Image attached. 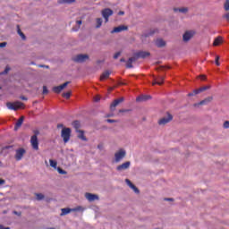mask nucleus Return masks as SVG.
I'll use <instances>...</instances> for the list:
<instances>
[{
    "label": "nucleus",
    "mask_w": 229,
    "mask_h": 229,
    "mask_svg": "<svg viewBox=\"0 0 229 229\" xmlns=\"http://www.w3.org/2000/svg\"><path fill=\"white\" fill-rule=\"evenodd\" d=\"M71 128H64L61 131V137L64 140V144H67V142H69V140H71Z\"/></svg>",
    "instance_id": "obj_1"
},
{
    "label": "nucleus",
    "mask_w": 229,
    "mask_h": 229,
    "mask_svg": "<svg viewBox=\"0 0 229 229\" xmlns=\"http://www.w3.org/2000/svg\"><path fill=\"white\" fill-rule=\"evenodd\" d=\"M125 157H126V149L119 148L114 153V162H116V164H118V162H121V160H123Z\"/></svg>",
    "instance_id": "obj_2"
},
{
    "label": "nucleus",
    "mask_w": 229,
    "mask_h": 229,
    "mask_svg": "<svg viewBox=\"0 0 229 229\" xmlns=\"http://www.w3.org/2000/svg\"><path fill=\"white\" fill-rule=\"evenodd\" d=\"M101 15L105 19V22H108L110 17L114 15V11L110 8H105L101 11Z\"/></svg>",
    "instance_id": "obj_3"
},
{
    "label": "nucleus",
    "mask_w": 229,
    "mask_h": 229,
    "mask_svg": "<svg viewBox=\"0 0 229 229\" xmlns=\"http://www.w3.org/2000/svg\"><path fill=\"white\" fill-rule=\"evenodd\" d=\"M89 55L87 54H80L73 57V62H76L77 64H84V62H87L89 60Z\"/></svg>",
    "instance_id": "obj_4"
},
{
    "label": "nucleus",
    "mask_w": 229,
    "mask_h": 229,
    "mask_svg": "<svg viewBox=\"0 0 229 229\" xmlns=\"http://www.w3.org/2000/svg\"><path fill=\"white\" fill-rule=\"evenodd\" d=\"M22 106H24V104L19 101L14 103H7V108H9V110H19V108H22Z\"/></svg>",
    "instance_id": "obj_5"
},
{
    "label": "nucleus",
    "mask_w": 229,
    "mask_h": 229,
    "mask_svg": "<svg viewBox=\"0 0 229 229\" xmlns=\"http://www.w3.org/2000/svg\"><path fill=\"white\" fill-rule=\"evenodd\" d=\"M195 34L196 32H194V30H187L186 32H184V34L182 35L183 42H189V40H191V38H192Z\"/></svg>",
    "instance_id": "obj_6"
},
{
    "label": "nucleus",
    "mask_w": 229,
    "mask_h": 229,
    "mask_svg": "<svg viewBox=\"0 0 229 229\" xmlns=\"http://www.w3.org/2000/svg\"><path fill=\"white\" fill-rule=\"evenodd\" d=\"M30 144L35 151H38V138L37 137V135L31 136Z\"/></svg>",
    "instance_id": "obj_7"
},
{
    "label": "nucleus",
    "mask_w": 229,
    "mask_h": 229,
    "mask_svg": "<svg viewBox=\"0 0 229 229\" xmlns=\"http://www.w3.org/2000/svg\"><path fill=\"white\" fill-rule=\"evenodd\" d=\"M24 155H26V149L24 148H18L16 149V154L14 156V158H16V160H22V157H24Z\"/></svg>",
    "instance_id": "obj_8"
},
{
    "label": "nucleus",
    "mask_w": 229,
    "mask_h": 229,
    "mask_svg": "<svg viewBox=\"0 0 229 229\" xmlns=\"http://www.w3.org/2000/svg\"><path fill=\"white\" fill-rule=\"evenodd\" d=\"M85 198L90 203H92V201H97L98 199H99V196H98V195H96L94 193H89V192L85 193Z\"/></svg>",
    "instance_id": "obj_9"
},
{
    "label": "nucleus",
    "mask_w": 229,
    "mask_h": 229,
    "mask_svg": "<svg viewBox=\"0 0 229 229\" xmlns=\"http://www.w3.org/2000/svg\"><path fill=\"white\" fill-rule=\"evenodd\" d=\"M170 121H173V115L168 114L167 116L163 117L158 121V124H160L161 126H164L167 124V123H169Z\"/></svg>",
    "instance_id": "obj_10"
},
{
    "label": "nucleus",
    "mask_w": 229,
    "mask_h": 229,
    "mask_svg": "<svg viewBox=\"0 0 229 229\" xmlns=\"http://www.w3.org/2000/svg\"><path fill=\"white\" fill-rule=\"evenodd\" d=\"M131 165V162L126 161L123 164L118 165L116 167V170L121 172V171H126V169H130V166Z\"/></svg>",
    "instance_id": "obj_11"
},
{
    "label": "nucleus",
    "mask_w": 229,
    "mask_h": 229,
    "mask_svg": "<svg viewBox=\"0 0 229 229\" xmlns=\"http://www.w3.org/2000/svg\"><path fill=\"white\" fill-rule=\"evenodd\" d=\"M208 89H210V86H204L199 89L193 90V92H191V93H189L188 96L189 97L196 96L197 94H199L200 92H205V90H208Z\"/></svg>",
    "instance_id": "obj_12"
},
{
    "label": "nucleus",
    "mask_w": 229,
    "mask_h": 229,
    "mask_svg": "<svg viewBox=\"0 0 229 229\" xmlns=\"http://www.w3.org/2000/svg\"><path fill=\"white\" fill-rule=\"evenodd\" d=\"M69 83H71V82L66 81L60 86L54 87V89H53L54 92H55V94H60L61 90H64V89H65V87H67V85H69Z\"/></svg>",
    "instance_id": "obj_13"
},
{
    "label": "nucleus",
    "mask_w": 229,
    "mask_h": 229,
    "mask_svg": "<svg viewBox=\"0 0 229 229\" xmlns=\"http://www.w3.org/2000/svg\"><path fill=\"white\" fill-rule=\"evenodd\" d=\"M123 101H124V98H120L118 99H115L110 106V110L111 112H114L115 111V107L120 104L123 103Z\"/></svg>",
    "instance_id": "obj_14"
},
{
    "label": "nucleus",
    "mask_w": 229,
    "mask_h": 229,
    "mask_svg": "<svg viewBox=\"0 0 229 229\" xmlns=\"http://www.w3.org/2000/svg\"><path fill=\"white\" fill-rule=\"evenodd\" d=\"M212 99H214V98L212 97H208L206 98L204 100L194 104V106H203V105H208V103H211Z\"/></svg>",
    "instance_id": "obj_15"
},
{
    "label": "nucleus",
    "mask_w": 229,
    "mask_h": 229,
    "mask_svg": "<svg viewBox=\"0 0 229 229\" xmlns=\"http://www.w3.org/2000/svg\"><path fill=\"white\" fill-rule=\"evenodd\" d=\"M126 30H128L127 26L124 25H120L118 27H115L111 33H121V31H126Z\"/></svg>",
    "instance_id": "obj_16"
},
{
    "label": "nucleus",
    "mask_w": 229,
    "mask_h": 229,
    "mask_svg": "<svg viewBox=\"0 0 229 229\" xmlns=\"http://www.w3.org/2000/svg\"><path fill=\"white\" fill-rule=\"evenodd\" d=\"M136 55V58L139 60V58H148V56H149V52H146V51H140L138 52Z\"/></svg>",
    "instance_id": "obj_17"
},
{
    "label": "nucleus",
    "mask_w": 229,
    "mask_h": 229,
    "mask_svg": "<svg viewBox=\"0 0 229 229\" xmlns=\"http://www.w3.org/2000/svg\"><path fill=\"white\" fill-rule=\"evenodd\" d=\"M136 60H138L136 55L134 56L129 58L127 61V64H126V67L128 69H131V67H133V65H131V64H133V62H136Z\"/></svg>",
    "instance_id": "obj_18"
},
{
    "label": "nucleus",
    "mask_w": 229,
    "mask_h": 229,
    "mask_svg": "<svg viewBox=\"0 0 229 229\" xmlns=\"http://www.w3.org/2000/svg\"><path fill=\"white\" fill-rule=\"evenodd\" d=\"M125 182L127 183V185L132 189V191L136 193L139 194V189L133 185V183H131V181H130V179H126Z\"/></svg>",
    "instance_id": "obj_19"
},
{
    "label": "nucleus",
    "mask_w": 229,
    "mask_h": 229,
    "mask_svg": "<svg viewBox=\"0 0 229 229\" xmlns=\"http://www.w3.org/2000/svg\"><path fill=\"white\" fill-rule=\"evenodd\" d=\"M157 47H165V41L162 38H157L155 41Z\"/></svg>",
    "instance_id": "obj_20"
},
{
    "label": "nucleus",
    "mask_w": 229,
    "mask_h": 229,
    "mask_svg": "<svg viewBox=\"0 0 229 229\" xmlns=\"http://www.w3.org/2000/svg\"><path fill=\"white\" fill-rule=\"evenodd\" d=\"M22 123H24V116H21L16 123L15 126H14V130L15 131H17L19 130V128H21V126H22Z\"/></svg>",
    "instance_id": "obj_21"
},
{
    "label": "nucleus",
    "mask_w": 229,
    "mask_h": 229,
    "mask_svg": "<svg viewBox=\"0 0 229 229\" xmlns=\"http://www.w3.org/2000/svg\"><path fill=\"white\" fill-rule=\"evenodd\" d=\"M174 12H175V13H177V12H179V13H187L189 12V8L188 7L174 8Z\"/></svg>",
    "instance_id": "obj_22"
},
{
    "label": "nucleus",
    "mask_w": 229,
    "mask_h": 229,
    "mask_svg": "<svg viewBox=\"0 0 229 229\" xmlns=\"http://www.w3.org/2000/svg\"><path fill=\"white\" fill-rule=\"evenodd\" d=\"M77 133L78 139H81V140H84V142H87V137H85V133L83 132V131H77Z\"/></svg>",
    "instance_id": "obj_23"
},
{
    "label": "nucleus",
    "mask_w": 229,
    "mask_h": 229,
    "mask_svg": "<svg viewBox=\"0 0 229 229\" xmlns=\"http://www.w3.org/2000/svg\"><path fill=\"white\" fill-rule=\"evenodd\" d=\"M110 74H112V72L110 71H106L102 73V75L100 76V80L103 81V80H106L110 77Z\"/></svg>",
    "instance_id": "obj_24"
},
{
    "label": "nucleus",
    "mask_w": 229,
    "mask_h": 229,
    "mask_svg": "<svg viewBox=\"0 0 229 229\" xmlns=\"http://www.w3.org/2000/svg\"><path fill=\"white\" fill-rule=\"evenodd\" d=\"M162 83H164V77L160 76L155 79V81L152 83V85H162Z\"/></svg>",
    "instance_id": "obj_25"
},
{
    "label": "nucleus",
    "mask_w": 229,
    "mask_h": 229,
    "mask_svg": "<svg viewBox=\"0 0 229 229\" xmlns=\"http://www.w3.org/2000/svg\"><path fill=\"white\" fill-rule=\"evenodd\" d=\"M223 42V37L218 36L213 42V46H221V43Z\"/></svg>",
    "instance_id": "obj_26"
},
{
    "label": "nucleus",
    "mask_w": 229,
    "mask_h": 229,
    "mask_svg": "<svg viewBox=\"0 0 229 229\" xmlns=\"http://www.w3.org/2000/svg\"><path fill=\"white\" fill-rule=\"evenodd\" d=\"M61 211H62L61 216H67V214H71V212H72V208H62Z\"/></svg>",
    "instance_id": "obj_27"
},
{
    "label": "nucleus",
    "mask_w": 229,
    "mask_h": 229,
    "mask_svg": "<svg viewBox=\"0 0 229 229\" xmlns=\"http://www.w3.org/2000/svg\"><path fill=\"white\" fill-rule=\"evenodd\" d=\"M60 4H72L76 0H59Z\"/></svg>",
    "instance_id": "obj_28"
},
{
    "label": "nucleus",
    "mask_w": 229,
    "mask_h": 229,
    "mask_svg": "<svg viewBox=\"0 0 229 229\" xmlns=\"http://www.w3.org/2000/svg\"><path fill=\"white\" fill-rule=\"evenodd\" d=\"M96 22H97L96 28H97V30H99V28H101V26H103V19L97 18Z\"/></svg>",
    "instance_id": "obj_29"
},
{
    "label": "nucleus",
    "mask_w": 229,
    "mask_h": 229,
    "mask_svg": "<svg viewBox=\"0 0 229 229\" xmlns=\"http://www.w3.org/2000/svg\"><path fill=\"white\" fill-rule=\"evenodd\" d=\"M49 164H50V166L53 167L54 169H58L57 167L58 163L55 160L49 159Z\"/></svg>",
    "instance_id": "obj_30"
},
{
    "label": "nucleus",
    "mask_w": 229,
    "mask_h": 229,
    "mask_svg": "<svg viewBox=\"0 0 229 229\" xmlns=\"http://www.w3.org/2000/svg\"><path fill=\"white\" fill-rule=\"evenodd\" d=\"M150 98H151V97L147 96V95H143L141 97H139L137 98V101H148V99H150Z\"/></svg>",
    "instance_id": "obj_31"
},
{
    "label": "nucleus",
    "mask_w": 229,
    "mask_h": 229,
    "mask_svg": "<svg viewBox=\"0 0 229 229\" xmlns=\"http://www.w3.org/2000/svg\"><path fill=\"white\" fill-rule=\"evenodd\" d=\"M72 212H83L85 210V208L81 206H78L76 208H72Z\"/></svg>",
    "instance_id": "obj_32"
},
{
    "label": "nucleus",
    "mask_w": 229,
    "mask_h": 229,
    "mask_svg": "<svg viewBox=\"0 0 229 229\" xmlns=\"http://www.w3.org/2000/svg\"><path fill=\"white\" fill-rule=\"evenodd\" d=\"M72 126H73V128H75L76 131H78L81 124H80V122L79 121H74L72 123Z\"/></svg>",
    "instance_id": "obj_33"
},
{
    "label": "nucleus",
    "mask_w": 229,
    "mask_h": 229,
    "mask_svg": "<svg viewBox=\"0 0 229 229\" xmlns=\"http://www.w3.org/2000/svg\"><path fill=\"white\" fill-rule=\"evenodd\" d=\"M36 199H38V201H42V199H44V194L42 193L36 194Z\"/></svg>",
    "instance_id": "obj_34"
},
{
    "label": "nucleus",
    "mask_w": 229,
    "mask_h": 229,
    "mask_svg": "<svg viewBox=\"0 0 229 229\" xmlns=\"http://www.w3.org/2000/svg\"><path fill=\"white\" fill-rule=\"evenodd\" d=\"M224 10H225V12L229 11V0H225L224 4Z\"/></svg>",
    "instance_id": "obj_35"
},
{
    "label": "nucleus",
    "mask_w": 229,
    "mask_h": 229,
    "mask_svg": "<svg viewBox=\"0 0 229 229\" xmlns=\"http://www.w3.org/2000/svg\"><path fill=\"white\" fill-rule=\"evenodd\" d=\"M56 170L59 173V174H67V172L62 169L61 167H57Z\"/></svg>",
    "instance_id": "obj_36"
},
{
    "label": "nucleus",
    "mask_w": 229,
    "mask_h": 229,
    "mask_svg": "<svg viewBox=\"0 0 229 229\" xmlns=\"http://www.w3.org/2000/svg\"><path fill=\"white\" fill-rule=\"evenodd\" d=\"M18 34L20 35V37H21L22 40H25L26 36L24 35V33H22V31H21V29L18 28Z\"/></svg>",
    "instance_id": "obj_37"
},
{
    "label": "nucleus",
    "mask_w": 229,
    "mask_h": 229,
    "mask_svg": "<svg viewBox=\"0 0 229 229\" xmlns=\"http://www.w3.org/2000/svg\"><path fill=\"white\" fill-rule=\"evenodd\" d=\"M63 98H65L66 99H69V98H71V91L63 93Z\"/></svg>",
    "instance_id": "obj_38"
},
{
    "label": "nucleus",
    "mask_w": 229,
    "mask_h": 229,
    "mask_svg": "<svg viewBox=\"0 0 229 229\" xmlns=\"http://www.w3.org/2000/svg\"><path fill=\"white\" fill-rule=\"evenodd\" d=\"M223 128H225V130H228V128H229V121L224 122Z\"/></svg>",
    "instance_id": "obj_39"
},
{
    "label": "nucleus",
    "mask_w": 229,
    "mask_h": 229,
    "mask_svg": "<svg viewBox=\"0 0 229 229\" xmlns=\"http://www.w3.org/2000/svg\"><path fill=\"white\" fill-rule=\"evenodd\" d=\"M121 56V52H117L116 54H114V60H117V58H119Z\"/></svg>",
    "instance_id": "obj_40"
},
{
    "label": "nucleus",
    "mask_w": 229,
    "mask_h": 229,
    "mask_svg": "<svg viewBox=\"0 0 229 229\" xmlns=\"http://www.w3.org/2000/svg\"><path fill=\"white\" fill-rule=\"evenodd\" d=\"M216 65L219 66L221 64H219V55L216 56Z\"/></svg>",
    "instance_id": "obj_41"
},
{
    "label": "nucleus",
    "mask_w": 229,
    "mask_h": 229,
    "mask_svg": "<svg viewBox=\"0 0 229 229\" xmlns=\"http://www.w3.org/2000/svg\"><path fill=\"white\" fill-rule=\"evenodd\" d=\"M10 72V67H6L5 70L2 72V74H8Z\"/></svg>",
    "instance_id": "obj_42"
},
{
    "label": "nucleus",
    "mask_w": 229,
    "mask_h": 229,
    "mask_svg": "<svg viewBox=\"0 0 229 229\" xmlns=\"http://www.w3.org/2000/svg\"><path fill=\"white\" fill-rule=\"evenodd\" d=\"M100 100H101V98H99V96H97V97H95V98H94V101H95L96 103L99 102Z\"/></svg>",
    "instance_id": "obj_43"
},
{
    "label": "nucleus",
    "mask_w": 229,
    "mask_h": 229,
    "mask_svg": "<svg viewBox=\"0 0 229 229\" xmlns=\"http://www.w3.org/2000/svg\"><path fill=\"white\" fill-rule=\"evenodd\" d=\"M48 90H47V87L44 86L43 87V94H47Z\"/></svg>",
    "instance_id": "obj_44"
},
{
    "label": "nucleus",
    "mask_w": 229,
    "mask_h": 229,
    "mask_svg": "<svg viewBox=\"0 0 229 229\" xmlns=\"http://www.w3.org/2000/svg\"><path fill=\"white\" fill-rule=\"evenodd\" d=\"M0 47H6V42L0 43Z\"/></svg>",
    "instance_id": "obj_45"
},
{
    "label": "nucleus",
    "mask_w": 229,
    "mask_h": 229,
    "mask_svg": "<svg viewBox=\"0 0 229 229\" xmlns=\"http://www.w3.org/2000/svg\"><path fill=\"white\" fill-rule=\"evenodd\" d=\"M224 17L226 19V21H229V13H227Z\"/></svg>",
    "instance_id": "obj_46"
},
{
    "label": "nucleus",
    "mask_w": 229,
    "mask_h": 229,
    "mask_svg": "<svg viewBox=\"0 0 229 229\" xmlns=\"http://www.w3.org/2000/svg\"><path fill=\"white\" fill-rule=\"evenodd\" d=\"M5 181L4 179H0V185H4Z\"/></svg>",
    "instance_id": "obj_47"
},
{
    "label": "nucleus",
    "mask_w": 229,
    "mask_h": 229,
    "mask_svg": "<svg viewBox=\"0 0 229 229\" xmlns=\"http://www.w3.org/2000/svg\"><path fill=\"white\" fill-rule=\"evenodd\" d=\"M57 128H63V130H64V124L58 123V124H57Z\"/></svg>",
    "instance_id": "obj_48"
},
{
    "label": "nucleus",
    "mask_w": 229,
    "mask_h": 229,
    "mask_svg": "<svg viewBox=\"0 0 229 229\" xmlns=\"http://www.w3.org/2000/svg\"><path fill=\"white\" fill-rule=\"evenodd\" d=\"M148 36H149V35H148V34H143V35L141 36V40H143L144 38L148 37Z\"/></svg>",
    "instance_id": "obj_49"
},
{
    "label": "nucleus",
    "mask_w": 229,
    "mask_h": 229,
    "mask_svg": "<svg viewBox=\"0 0 229 229\" xmlns=\"http://www.w3.org/2000/svg\"><path fill=\"white\" fill-rule=\"evenodd\" d=\"M118 15H124V11H120V12L118 13Z\"/></svg>",
    "instance_id": "obj_50"
},
{
    "label": "nucleus",
    "mask_w": 229,
    "mask_h": 229,
    "mask_svg": "<svg viewBox=\"0 0 229 229\" xmlns=\"http://www.w3.org/2000/svg\"><path fill=\"white\" fill-rule=\"evenodd\" d=\"M0 229H10V227H4V226L0 225Z\"/></svg>",
    "instance_id": "obj_51"
},
{
    "label": "nucleus",
    "mask_w": 229,
    "mask_h": 229,
    "mask_svg": "<svg viewBox=\"0 0 229 229\" xmlns=\"http://www.w3.org/2000/svg\"><path fill=\"white\" fill-rule=\"evenodd\" d=\"M199 78H200L201 80H206L205 75H200Z\"/></svg>",
    "instance_id": "obj_52"
},
{
    "label": "nucleus",
    "mask_w": 229,
    "mask_h": 229,
    "mask_svg": "<svg viewBox=\"0 0 229 229\" xmlns=\"http://www.w3.org/2000/svg\"><path fill=\"white\" fill-rule=\"evenodd\" d=\"M78 26H81V21H77Z\"/></svg>",
    "instance_id": "obj_53"
},
{
    "label": "nucleus",
    "mask_w": 229,
    "mask_h": 229,
    "mask_svg": "<svg viewBox=\"0 0 229 229\" xmlns=\"http://www.w3.org/2000/svg\"><path fill=\"white\" fill-rule=\"evenodd\" d=\"M107 123H115L114 120H107Z\"/></svg>",
    "instance_id": "obj_54"
},
{
    "label": "nucleus",
    "mask_w": 229,
    "mask_h": 229,
    "mask_svg": "<svg viewBox=\"0 0 229 229\" xmlns=\"http://www.w3.org/2000/svg\"><path fill=\"white\" fill-rule=\"evenodd\" d=\"M120 62H126V60H124V58H122Z\"/></svg>",
    "instance_id": "obj_55"
},
{
    "label": "nucleus",
    "mask_w": 229,
    "mask_h": 229,
    "mask_svg": "<svg viewBox=\"0 0 229 229\" xmlns=\"http://www.w3.org/2000/svg\"><path fill=\"white\" fill-rule=\"evenodd\" d=\"M21 99H23L24 101H26V99H28V98H26L22 97V98H21Z\"/></svg>",
    "instance_id": "obj_56"
},
{
    "label": "nucleus",
    "mask_w": 229,
    "mask_h": 229,
    "mask_svg": "<svg viewBox=\"0 0 229 229\" xmlns=\"http://www.w3.org/2000/svg\"><path fill=\"white\" fill-rule=\"evenodd\" d=\"M0 165H1V161H0Z\"/></svg>",
    "instance_id": "obj_57"
}]
</instances>
